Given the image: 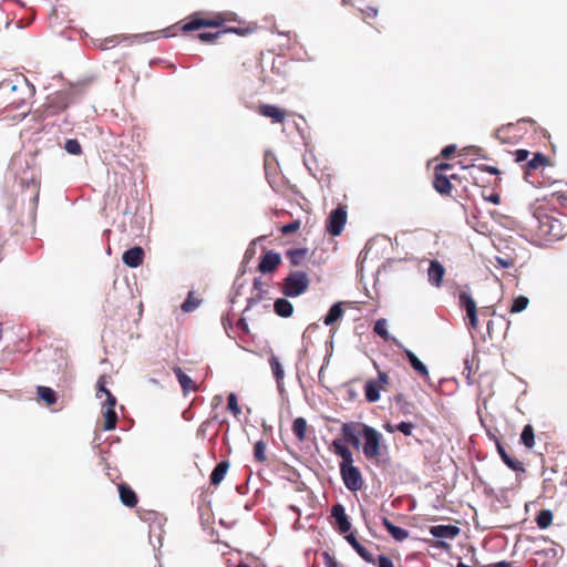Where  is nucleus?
<instances>
[{
    "instance_id": "1",
    "label": "nucleus",
    "mask_w": 567,
    "mask_h": 567,
    "mask_svg": "<svg viewBox=\"0 0 567 567\" xmlns=\"http://www.w3.org/2000/svg\"><path fill=\"white\" fill-rule=\"evenodd\" d=\"M527 226L540 241L559 240L566 235V225L544 207H536L533 210Z\"/></svg>"
},
{
    "instance_id": "2",
    "label": "nucleus",
    "mask_w": 567,
    "mask_h": 567,
    "mask_svg": "<svg viewBox=\"0 0 567 567\" xmlns=\"http://www.w3.org/2000/svg\"><path fill=\"white\" fill-rule=\"evenodd\" d=\"M499 171L494 166L468 164L463 165V179L478 187L496 183Z\"/></svg>"
},
{
    "instance_id": "3",
    "label": "nucleus",
    "mask_w": 567,
    "mask_h": 567,
    "mask_svg": "<svg viewBox=\"0 0 567 567\" xmlns=\"http://www.w3.org/2000/svg\"><path fill=\"white\" fill-rule=\"evenodd\" d=\"M237 14L231 11L215 13L212 18H202L200 13H194L189 17V21L182 27L183 32H190L202 28H219L226 22L237 21Z\"/></svg>"
},
{
    "instance_id": "4",
    "label": "nucleus",
    "mask_w": 567,
    "mask_h": 567,
    "mask_svg": "<svg viewBox=\"0 0 567 567\" xmlns=\"http://www.w3.org/2000/svg\"><path fill=\"white\" fill-rule=\"evenodd\" d=\"M309 287V279L302 271L291 272L284 280L282 293L287 297H298Z\"/></svg>"
},
{
    "instance_id": "5",
    "label": "nucleus",
    "mask_w": 567,
    "mask_h": 567,
    "mask_svg": "<svg viewBox=\"0 0 567 567\" xmlns=\"http://www.w3.org/2000/svg\"><path fill=\"white\" fill-rule=\"evenodd\" d=\"M453 166L447 163H440L435 166L433 186L440 194H450L452 190L451 179H456V174H447V171H452Z\"/></svg>"
},
{
    "instance_id": "6",
    "label": "nucleus",
    "mask_w": 567,
    "mask_h": 567,
    "mask_svg": "<svg viewBox=\"0 0 567 567\" xmlns=\"http://www.w3.org/2000/svg\"><path fill=\"white\" fill-rule=\"evenodd\" d=\"M364 436L363 454L367 458H377L380 456L381 434L373 427L362 424Z\"/></svg>"
},
{
    "instance_id": "7",
    "label": "nucleus",
    "mask_w": 567,
    "mask_h": 567,
    "mask_svg": "<svg viewBox=\"0 0 567 567\" xmlns=\"http://www.w3.org/2000/svg\"><path fill=\"white\" fill-rule=\"evenodd\" d=\"M340 474L346 487L351 492H358L363 486L362 475L353 462L340 464Z\"/></svg>"
},
{
    "instance_id": "8",
    "label": "nucleus",
    "mask_w": 567,
    "mask_h": 567,
    "mask_svg": "<svg viewBox=\"0 0 567 567\" xmlns=\"http://www.w3.org/2000/svg\"><path fill=\"white\" fill-rule=\"evenodd\" d=\"M347 221V210L344 207L339 206L336 209H333L328 218L327 223V230L332 236H339Z\"/></svg>"
},
{
    "instance_id": "9",
    "label": "nucleus",
    "mask_w": 567,
    "mask_h": 567,
    "mask_svg": "<svg viewBox=\"0 0 567 567\" xmlns=\"http://www.w3.org/2000/svg\"><path fill=\"white\" fill-rule=\"evenodd\" d=\"M550 165V159L543 153L536 152L533 154V157L527 161V163L524 166V174L525 179L529 183L534 184V181H530L529 178L533 176L534 172L543 171L547 166Z\"/></svg>"
},
{
    "instance_id": "10",
    "label": "nucleus",
    "mask_w": 567,
    "mask_h": 567,
    "mask_svg": "<svg viewBox=\"0 0 567 567\" xmlns=\"http://www.w3.org/2000/svg\"><path fill=\"white\" fill-rule=\"evenodd\" d=\"M257 112L265 117H269L272 123L281 124L286 121L287 117L286 110L272 104H260L257 109Z\"/></svg>"
},
{
    "instance_id": "11",
    "label": "nucleus",
    "mask_w": 567,
    "mask_h": 567,
    "mask_svg": "<svg viewBox=\"0 0 567 567\" xmlns=\"http://www.w3.org/2000/svg\"><path fill=\"white\" fill-rule=\"evenodd\" d=\"M145 252L141 246H134L123 252L122 260L130 268H137L144 261Z\"/></svg>"
},
{
    "instance_id": "12",
    "label": "nucleus",
    "mask_w": 567,
    "mask_h": 567,
    "mask_svg": "<svg viewBox=\"0 0 567 567\" xmlns=\"http://www.w3.org/2000/svg\"><path fill=\"white\" fill-rule=\"evenodd\" d=\"M281 261L280 255L272 250L266 251L260 259L258 269L262 274L272 272L277 269Z\"/></svg>"
},
{
    "instance_id": "13",
    "label": "nucleus",
    "mask_w": 567,
    "mask_h": 567,
    "mask_svg": "<svg viewBox=\"0 0 567 567\" xmlns=\"http://www.w3.org/2000/svg\"><path fill=\"white\" fill-rule=\"evenodd\" d=\"M331 516L336 519L338 530L341 534H347L351 529V523L346 514L344 507L341 504H336L331 508Z\"/></svg>"
},
{
    "instance_id": "14",
    "label": "nucleus",
    "mask_w": 567,
    "mask_h": 567,
    "mask_svg": "<svg viewBox=\"0 0 567 567\" xmlns=\"http://www.w3.org/2000/svg\"><path fill=\"white\" fill-rule=\"evenodd\" d=\"M463 307L466 310V317L468 319V328L476 330L478 328V310L475 301L471 296L463 292Z\"/></svg>"
},
{
    "instance_id": "15",
    "label": "nucleus",
    "mask_w": 567,
    "mask_h": 567,
    "mask_svg": "<svg viewBox=\"0 0 567 567\" xmlns=\"http://www.w3.org/2000/svg\"><path fill=\"white\" fill-rule=\"evenodd\" d=\"M45 112L48 115H54L68 107L66 96L62 93H55L48 99Z\"/></svg>"
},
{
    "instance_id": "16",
    "label": "nucleus",
    "mask_w": 567,
    "mask_h": 567,
    "mask_svg": "<svg viewBox=\"0 0 567 567\" xmlns=\"http://www.w3.org/2000/svg\"><path fill=\"white\" fill-rule=\"evenodd\" d=\"M360 426H362V425L351 422V423H343V425L341 427V433H342L344 441L347 443H350L354 447H358L360 444V440H359V434H360L359 427Z\"/></svg>"
},
{
    "instance_id": "17",
    "label": "nucleus",
    "mask_w": 567,
    "mask_h": 567,
    "mask_svg": "<svg viewBox=\"0 0 567 567\" xmlns=\"http://www.w3.org/2000/svg\"><path fill=\"white\" fill-rule=\"evenodd\" d=\"M117 488L122 504L130 508L135 507L138 502V498L133 488L126 483L118 484Z\"/></svg>"
},
{
    "instance_id": "18",
    "label": "nucleus",
    "mask_w": 567,
    "mask_h": 567,
    "mask_svg": "<svg viewBox=\"0 0 567 567\" xmlns=\"http://www.w3.org/2000/svg\"><path fill=\"white\" fill-rule=\"evenodd\" d=\"M230 467V463L227 460L219 462L215 468L213 470L209 476V483L213 486H218L223 480L225 478L228 470Z\"/></svg>"
},
{
    "instance_id": "19",
    "label": "nucleus",
    "mask_w": 567,
    "mask_h": 567,
    "mask_svg": "<svg viewBox=\"0 0 567 567\" xmlns=\"http://www.w3.org/2000/svg\"><path fill=\"white\" fill-rule=\"evenodd\" d=\"M496 446H497V452L502 458V461L513 471L515 472H525V468H524V465L520 461L516 460V458H513L512 456L508 455V453L506 452V450L504 449V446L497 442L496 443Z\"/></svg>"
},
{
    "instance_id": "20",
    "label": "nucleus",
    "mask_w": 567,
    "mask_h": 567,
    "mask_svg": "<svg viewBox=\"0 0 567 567\" xmlns=\"http://www.w3.org/2000/svg\"><path fill=\"white\" fill-rule=\"evenodd\" d=\"M458 532V527L452 525H436L430 529V533L437 538H454Z\"/></svg>"
},
{
    "instance_id": "21",
    "label": "nucleus",
    "mask_w": 567,
    "mask_h": 567,
    "mask_svg": "<svg viewBox=\"0 0 567 567\" xmlns=\"http://www.w3.org/2000/svg\"><path fill=\"white\" fill-rule=\"evenodd\" d=\"M382 525L388 530V533L396 540L403 542L409 537V532L404 528L395 526L389 518H382Z\"/></svg>"
},
{
    "instance_id": "22",
    "label": "nucleus",
    "mask_w": 567,
    "mask_h": 567,
    "mask_svg": "<svg viewBox=\"0 0 567 567\" xmlns=\"http://www.w3.org/2000/svg\"><path fill=\"white\" fill-rule=\"evenodd\" d=\"M394 404L398 412L404 416L412 415L415 412L414 403L406 400L403 394H396L394 396Z\"/></svg>"
},
{
    "instance_id": "23",
    "label": "nucleus",
    "mask_w": 567,
    "mask_h": 567,
    "mask_svg": "<svg viewBox=\"0 0 567 567\" xmlns=\"http://www.w3.org/2000/svg\"><path fill=\"white\" fill-rule=\"evenodd\" d=\"M173 371L184 392L197 390L195 382L179 367H175Z\"/></svg>"
},
{
    "instance_id": "24",
    "label": "nucleus",
    "mask_w": 567,
    "mask_h": 567,
    "mask_svg": "<svg viewBox=\"0 0 567 567\" xmlns=\"http://www.w3.org/2000/svg\"><path fill=\"white\" fill-rule=\"evenodd\" d=\"M403 352L415 372L422 377L429 375V371L425 364L411 350L404 348Z\"/></svg>"
},
{
    "instance_id": "25",
    "label": "nucleus",
    "mask_w": 567,
    "mask_h": 567,
    "mask_svg": "<svg viewBox=\"0 0 567 567\" xmlns=\"http://www.w3.org/2000/svg\"><path fill=\"white\" fill-rule=\"evenodd\" d=\"M309 250L307 248L289 249L286 252V257L290 261L291 266H299L308 258Z\"/></svg>"
},
{
    "instance_id": "26",
    "label": "nucleus",
    "mask_w": 567,
    "mask_h": 567,
    "mask_svg": "<svg viewBox=\"0 0 567 567\" xmlns=\"http://www.w3.org/2000/svg\"><path fill=\"white\" fill-rule=\"evenodd\" d=\"M332 449H333V452L342 458L340 464H348L350 462H353V457H352L351 451L348 449V446H346L342 443V441L333 440L332 441Z\"/></svg>"
},
{
    "instance_id": "27",
    "label": "nucleus",
    "mask_w": 567,
    "mask_h": 567,
    "mask_svg": "<svg viewBox=\"0 0 567 567\" xmlns=\"http://www.w3.org/2000/svg\"><path fill=\"white\" fill-rule=\"evenodd\" d=\"M381 385L374 380H368L364 384V395L368 402H377L380 399Z\"/></svg>"
},
{
    "instance_id": "28",
    "label": "nucleus",
    "mask_w": 567,
    "mask_h": 567,
    "mask_svg": "<svg viewBox=\"0 0 567 567\" xmlns=\"http://www.w3.org/2000/svg\"><path fill=\"white\" fill-rule=\"evenodd\" d=\"M274 310L278 316L289 318L293 312V307L287 299L279 298L274 303Z\"/></svg>"
},
{
    "instance_id": "29",
    "label": "nucleus",
    "mask_w": 567,
    "mask_h": 567,
    "mask_svg": "<svg viewBox=\"0 0 567 567\" xmlns=\"http://www.w3.org/2000/svg\"><path fill=\"white\" fill-rule=\"evenodd\" d=\"M427 275H429V280L432 284L439 286L444 276V268L439 261H431Z\"/></svg>"
},
{
    "instance_id": "30",
    "label": "nucleus",
    "mask_w": 567,
    "mask_h": 567,
    "mask_svg": "<svg viewBox=\"0 0 567 567\" xmlns=\"http://www.w3.org/2000/svg\"><path fill=\"white\" fill-rule=\"evenodd\" d=\"M307 429L308 423L305 417L300 416L293 420L291 430L299 442H303L306 440Z\"/></svg>"
},
{
    "instance_id": "31",
    "label": "nucleus",
    "mask_w": 567,
    "mask_h": 567,
    "mask_svg": "<svg viewBox=\"0 0 567 567\" xmlns=\"http://www.w3.org/2000/svg\"><path fill=\"white\" fill-rule=\"evenodd\" d=\"M484 157L483 150L477 146H466L463 147V165L471 164L470 162L474 161L475 158Z\"/></svg>"
},
{
    "instance_id": "32",
    "label": "nucleus",
    "mask_w": 567,
    "mask_h": 567,
    "mask_svg": "<svg viewBox=\"0 0 567 567\" xmlns=\"http://www.w3.org/2000/svg\"><path fill=\"white\" fill-rule=\"evenodd\" d=\"M37 394L39 395V398L45 402L47 405H53L55 402H56V394L55 392L49 388V386H44V385H39L37 388Z\"/></svg>"
},
{
    "instance_id": "33",
    "label": "nucleus",
    "mask_w": 567,
    "mask_h": 567,
    "mask_svg": "<svg viewBox=\"0 0 567 567\" xmlns=\"http://www.w3.org/2000/svg\"><path fill=\"white\" fill-rule=\"evenodd\" d=\"M343 316V309L341 303H334L326 315L323 319V323L326 326H331L337 322Z\"/></svg>"
},
{
    "instance_id": "34",
    "label": "nucleus",
    "mask_w": 567,
    "mask_h": 567,
    "mask_svg": "<svg viewBox=\"0 0 567 567\" xmlns=\"http://www.w3.org/2000/svg\"><path fill=\"white\" fill-rule=\"evenodd\" d=\"M103 417H104L103 427L105 431H112L116 427L118 417L115 412V409H104Z\"/></svg>"
},
{
    "instance_id": "35",
    "label": "nucleus",
    "mask_w": 567,
    "mask_h": 567,
    "mask_svg": "<svg viewBox=\"0 0 567 567\" xmlns=\"http://www.w3.org/2000/svg\"><path fill=\"white\" fill-rule=\"evenodd\" d=\"M520 442L527 447L533 449L535 445V432L530 424H526L520 434Z\"/></svg>"
},
{
    "instance_id": "36",
    "label": "nucleus",
    "mask_w": 567,
    "mask_h": 567,
    "mask_svg": "<svg viewBox=\"0 0 567 567\" xmlns=\"http://www.w3.org/2000/svg\"><path fill=\"white\" fill-rule=\"evenodd\" d=\"M514 128L513 124L503 125L497 128L494 133V136L503 144L512 143L511 132Z\"/></svg>"
},
{
    "instance_id": "37",
    "label": "nucleus",
    "mask_w": 567,
    "mask_h": 567,
    "mask_svg": "<svg viewBox=\"0 0 567 567\" xmlns=\"http://www.w3.org/2000/svg\"><path fill=\"white\" fill-rule=\"evenodd\" d=\"M536 523L542 529L549 527L553 523V513L549 509H542L536 516Z\"/></svg>"
},
{
    "instance_id": "38",
    "label": "nucleus",
    "mask_w": 567,
    "mask_h": 567,
    "mask_svg": "<svg viewBox=\"0 0 567 567\" xmlns=\"http://www.w3.org/2000/svg\"><path fill=\"white\" fill-rule=\"evenodd\" d=\"M495 261L504 269L512 268L516 264V255L514 251L505 252L503 256H495Z\"/></svg>"
},
{
    "instance_id": "39",
    "label": "nucleus",
    "mask_w": 567,
    "mask_h": 567,
    "mask_svg": "<svg viewBox=\"0 0 567 567\" xmlns=\"http://www.w3.org/2000/svg\"><path fill=\"white\" fill-rule=\"evenodd\" d=\"M269 364H270L271 371L276 378L277 383L280 385V383L284 380L285 372L279 362V359L276 355H271L269 359Z\"/></svg>"
},
{
    "instance_id": "40",
    "label": "nucleus",
    "mask_w": 567,
    "mask_h": 567,
    "mask_svg": "<svg viewBox=\"0 0 567 567\" xmlns=\"http://www.w3.org/2000/svg\"><path fill=\"white\" fill-rule=\"evenodd\" d=\"M384 427L388 432L400 431L404 435L410 436V435H412V432H413V429L415 427V425L410 422H401L395 426H393L391 424H386Z\"/></svg>"
},
{
    "instance_id": "41",
    "label": "nucleus",
    "mask_w": 567,
    "mask_h": 567,
    "mask_svg": "<svg viewBox=\"0 0 567 567\" xmlns=\"http://www.w3.org/2000/svg\"><path fill=\"white\" fill-rule=\"evenodd\" d=\"M267 444L264 441H258L254 446V457L259 463H265L267 461L266 455Z\"/></svg>"
},
{
    "instance_id": "42",
    "label": "nucleus",
    "mask_w": 567,
    "mask_h": 567,
    "mask_svg": "<svg viewBox=\"0 0 567 567\" xmlns=\"http://www.w3.org/2000/svg\"><path fill=\"white\" fill-rule=\"evenodd\" d=\"M529 303V299L525 296H518L514 298L512 307L509 309L511 313H518L527 308Z\"/></svg>"
},
{
    "instance_id": "43",
    "label": "nucleus",
    "mask_w": 567,
    "mask_h": 567,
    "mask_svg": "<svg viewBox=\"0 0 567 567\" xmlns=\"http://www.w3.org/2000/svg\"><path fill=\"white\" fill-rule=\"evenodd\" d=\"M254 290L256 291V293L252 295L248 299V306H247L246 310L249 309L254 303H256L262 299L264 290H262V284L259 279L254 280Z\"/></svg>"
},
{
    "instance_id": "44",
    "label": "nucleus",
    "mask_w": 567,
    "mask_h": 567,
    "mask_svg": "<svg viewBox=\"0 0 567 567\" xmlns=\"http://www.w3.org/2000/svg\"><path fill=\"white\" fill-rule=\"evenodd\" d=\"M373 331L385 341H388L390 339V334L386 329V320L383 318L378 319L375 321Z\"/></svg>"
},
{
    "instance_id": "45",
    "label": "nucleus",
    "mask_w": 567,
    "mask_h": 567,
    "mask_svg": "<svg viewBox=\"0 0 567 567\" xmlns=\"http://www.w3.org/2000/svg\"><path fill=\"white\" fill-rule=\"evenodd\" d=\"M200 303V300L195 298L193 292H189L186 300L182 303V310L184 312L194 311Z\"/></svg>"
},
{
    "instance_id": "46",
    "label": "nucleus",
    "mask_w": 567,
    "mask_h": 567,
    "mask_svg": "<svg viewBox=\"0 0 567 567\" xmlns=\"http://www.w3.org/2000/svg\"><path fill=\"white\" fill-rule=\"evenodd\" d=\"M353 549L357 551V554L367 563L375 565V559L372 553H370L364 546H362L360 543L358 545H354Z\"/></svg>"
},
{
    "instance_id": "47",
    "label": "nucleus",
    "mask_w": 567,
    "mask_h": 567,
    "mask_svg": "<svg viewBox=\"0 0 567 567\" xmlns=\"http://www.w3.org/2000/svg\"><path fill=\"white\" fill-rule=\"evenodd\" d=\"M227 409L234 414V416H238L241 412L239 405L237 395L235 393H230L227 398Z\"/></svg>"
},
{
    "instance_id": "48",
    "label": "nucleus",
    "mask_w": 567,
    "mask_h": 567,
    "mask_svg": "<svg viewBox=\"0 0 567 567\" xmlns=\"http://www.w3.org/2000/svg\"><path fill=\"white\" fill-rule=\"evenodd\" d=\"M64 148L69 154H72V155H79L82 152V147H81L80 143L78 142V140H74V138L68 140L65 142Z\"/></svg>"
},
{
    "instance_id": "49",
    "label": "nucleus",
    "mask_w": 567,
    "mask_h": 567,
    "mask_svg": "<svg viewBox=\"0 0 567 567\" xmlns=\"http://www.w3.org/2000/svg\"><path fill=\"white\" fill-rule=\"evenodd\" d=\"M219 32H221V34L231 32V33H236V34H238L240 37H245V35H248L249 33H251L252 29L251 28L227 27V28H224V29L219 30Z\"/></svg>"
},
{
    "instance_id": "50",
    "label": "nucleus",
    "mask_w": 567,
    "mask_h": 567,
    "mask_svg": "<svg viewBox=\"0 0 567 567\" xmlns=\"http://www.w3.org/2000/svg\"><path fill=\"white\" fill-rule=\"evenodd\" d=\"M300 226H301V223L299 219L297 220H293L287 225H284L281 228H280V231L282 235H288V234H291V233H295L297 230L300 229Z\"/></svg>"
},
{
    "instance_id": "51",
    "label": "nucleus",
    "mask_w": 567,
    "mask_h": 567,
    "mask_svg": "<svg viewBox=\"0 0 567 567\" xmlns=\"http://www.w3.org/2000/svg\"><path fill=\"white\" fill-rule=\"evenodd\" d=\"M221 35V32L217 31V32H202L197 35V38L202 41V42H214L215 40H217L219 37Z\"/></svg>"
},
{
    "instance_id": "52",
    "label": "nucleus",
    "mask_w": 567,
    "mask_h": 567,
    "mask_svg": "<svg viewBox=\"0 0 567 567\" xmlns=\"http://www.w3.org/2000/svg\"><path fill=\"white\" fill-rule=\"evenodd\" d=\"M363 20L368 21L370 19H375L378 17V9L375 7H367L360 9Z\"/></svg>"
},
{
    "instance_id": "53",
    "label": "nucleus",
    "mask_w": 567,
    "mask_h": 567,
    "mask_svg": "<svg viewBox=\"0 0 567 567\" xmlns=\"http://www.w3.org/2000/svg\"><path fill=\"white\" fill-rule=\"evenodd\" d=\"M374 381L381 385V390H385V386L390 383V378L385 372L379 371L378 379Z\"/></svg>"
},
{
    "instance_id": "54",
    "label": "nucleus",
    "mask_w": 567,
    "mask_h": 567,
    "mask_svg": "<svg viewBox=\"0 0 567 567\" xmlns=\"http://www.w3.org/2000/svg\"><path fill=\"white\" fill-rule=\"evenodd\" d=\"M514 156H515V162H517V163L526 162L527 163L529 152L527 150H517L514 153Z\"/></svg>"
},
{
    "instance_id": "55",
    "label": "nucleus",
    "mask_w": 567,
    "mask_h": 567,
    "mask_svg": "<svg viewBox=\"0 0 567 567\" xmlns=\"http://www.w3.org/2000/svg\"><path fill=\"white\" fill-rule=\"evenodd\" d=\"M107 392H111V391L105 386V378L101 377L99 379V381H97V392H96V395L99 398H101V393H103L106 396Z\"/></svg>"
},
{
    "instance_id": "56",
    "label": "nucleus",
    "mask_w": 567,
    "mask_h": 567,
    "mask_svg": "<svg viewBox=\"0 0 567 567\" xmlns=\"http://www.w3.org/2000/svg\"><path fill=\"white\" fill-rule=\"evenodd\" d=\"M378 567H394V565L390 557L384 556V555H379Z\"/></svg>"
},
{
    "instance_id": "57",
    "label": "nucleus",
    "mask_w": 567,
    "mask_h": 567,
    "mask_svg": "<svg viewBox=\"0 0 567 567\" xmlns=\"http://www.w3.org/2000/svg\"><path fill=\"white\" fill-rule=\"evenodd\" d=\"M115 405H116V398L111 392H107L105 402L103 404L104 409H115Z\"/></svg>"
},
{
    "instance_id": "58",
    "label": "nucleus",
    "mask_w": 567,
    "mask_h": 567,
    "mask_svg": "<svg viewBox=\"0 0 567 567\" xmlns=\"http://www.w3.org/2000/svg\"><path fill=\"white\" fill-rule=\"evenodd\" d=\"M456 151V145H447L445 146L442 152H441V155L444 157V158H449L452 154H454Z\"/></svg>"
},
{
    "instance_id": "59",
    "label": "nucleus",
    "mask_w": 567,
    "mask_h": 567,
    "mask_svg": "<svg viewBox=\"0 0 567 567\" xmlns=\"http://www.w3.org/2000/svg\"><path fill=\"white\" fill-rule=\"evenodd\" d=\"M324 558H326V565L328 567H339L338 563L334 560V558L331 557L328 553H324Z\"/></svg>"
},
{
    "instance_id": "60",
    "label": "nucleus",
    "mask_w": 567,
    "mask_h": 567,
    "mask_svg": "<svg viewBox=\"0 0 567 567\" xmlns=\"http://www.w3.org/2000/svg\"><path fill=\"white\" fill-rule=\"evenodd\" d=\"M237 327L243 330L244 332H248V324L246 322V320L244 318H240L238 321H237Z\"/></svg>"
},
{
    "instance_id": "61",
    "label": "nucleus",
    "mask_w": 567,
    "mask_h": 567,
    "mask_svg": "<svg viewBox=\"0 0 567 567\" xmlns=\"http://www.w3.org/2000/svg\"><path fill=\"white\" fill-rule=\"evenodd\" d=\"M346 539L352 546V548L354 547V545L359 544V542L357 540L355 536L352 533L346 535Z\"/></svg>"
},
{
    "instance_id": "62",
    "label": "nucleus",
    "mask_w": 567,
    "mask_h": 567,
    "mask_svg": "<svg viewBox=\"0 0 567 567\" xmlns=\"http://www.w3.org/2000/svg\"><path fill=\"white\" fill-rule=\"evenodd\" d=\"M488 200L494 203V204H499V200H501V197L498 194H492L489 197H488Z\"/></svg>"
},
{
    "instance_id": "63",
    "label": "nucleus",
    "mask_w": 567,
    "mask_h": 567,
    "mask_svg": "<svg viewBox=\"0 0 567 567\" xmlns=\"http://www.w3.org/2000/svg\"><path fill=\"white\" fill-rule=\"evenodd\" d=\"M488 312H489V309L488 308H482L480 313L487 317L488 316Z\"/></svg>"
},
{
    "instance_id": "64",
    "label": "nucleus",
    "mask_w": 567,
    "mask_h": 567,
    "mask_svg": "<svg viewBox=\"0 0 567 567\" xmlns=\"http://www.w3.org/2000/svg\"><path fill=\"white\" fill-rule=\"evenodd\" d=\"M237 567H250V566H248L247 564L240 563L237 565Z\"/></svg>"
}]
</instances>
